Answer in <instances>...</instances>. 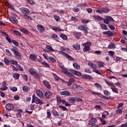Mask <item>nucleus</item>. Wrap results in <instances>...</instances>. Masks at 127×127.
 <instances>
[{
  "label": "nucleus",
  "instance_id": "ddd939ff",
  "mask_svg": "<svg viewBox=\"0 0 127 127\" xmlns=\"http://www.w3.org/2000/svg\"><path fill=\"white\" fill-rule=\"evenodd\" d=\"M2 84L3 87H1L0 88V90H1V91H6L7 89V86H6V81H3Z\"/></svg>",
  "mask_w": 127,
  "mask_h": 127
},
{
  "label": "nucleus",
  "instance_id": "c85d7f7f",
  "mask_svg": "<svg viewBox=\"0 0 127 127\" xmlns=\"http://www.w3.org/2000/svg\"><path fill=\"white\" fill-rule=\"evenodd\" d=\"M52 114L53 115V116H54V117H59V113H58V112H57V111L55 110H53L52 111Z\"/></svg>",
  "mask_w": 127,
  "mask_h": 127
},
{
  "label": "nucleus",
  "instance_id": "c756f323",
  "mask_svg": "<svg viewBox=\"0 0 127 127\" xmlns=\"http://www.w3.org/2000/svg\"><path fill=\"white\" fill-rule=\"evenodd\" d=\"M73 35L75 37V38H77V39H79L80 38V33L74 32L73 33Z\"/></svg>",
  "mask_w": 127,
  "mask_h": 127
},
{
  "label": "nucleus",
  "instance_id": "e433bc0d",
  "mask_svg": "<svg viewBox=\"0 0 127 127\" xmlns=\"http://www.w3.org/2000/svg\"><path fill=\"white\" fill-rule=\"evenodd\" d=\"M22 90L23 92H28V91L30 90V88H29L27 86H24L23 87Z\"/></svg>",
  "mask_w": 127,
  "mask_h": 127
},
{
  "label": "nucleus",
  "instance_id": "2eb2a0df",
  "mask_svg": "<svg viewBox=\"0 0 127 127\" xmlns=\"http://www.w3.org/2000/svg\"><path fill=\"white\" fill-rule=\"evenodd\" d=\"M21 11L24 14H29L30 12L29 10L25 7L21 8Z\"/></svg>",
  "mask_w": 127,
  "mask_h": 127
},
{
  "label": "nucleus",
  "instance_id": "864d4df0",
  "mask_svg": "<svg viewBox=\"0 0 127 127\" xmlns=\"http://www.w3.org/2000/svg\"><path fill=\"white\" fill-rule=\"evenodd\" d=\"M94 86L96 87V88H98V89H102V85H101V84L98 83H95Z\"/></svg>",
  "mask_w": 127,
  "mask_h": 127
},
{
  "label": "nucleus",
  "instance_id": "6ab92c4d",
  "mask_svg": "<svg viewBox=\"0 0 127 127\" xmlns=\"http://www.w3.org/2000/svg\"><path fill=\"white\" fill-rule=\"evenodd\" d=\"M52 92L48 91L45 93V97L46 99H50L52 97Z\"/></svg>",
  "mask_w": 127,
  "mask_h": 127
},
{
  "label": "nucleus",
  "instance_id": "423d86ee",
  "mask_svg": "<svg viewBox=\"0 0 127 127\" xmlns=\"http://www.w3.org/2000/svg\"><path fill=\"white\" fill-rule=\"evenodd\" d=\"M63 72L64 73L65 75L67 76V77H70V78H74V75L71 74V73L68 72V69L67 68H64V69H62Z\"/></svg>",
  "mask_w": 127,
  "mask_h": 127
},
{
  "label": "nucleus",
  "instance_id": "4d7b16f0",
  "mask_svg": "<svg viewBox=\"0 0 127 127\" xmlns=\"http://www.w3.org/2000/svg\"><path fill=\"white\" fill-rule=\"evenodd\" d=\"M59 108L62 109L63 111H67V109L65 106H62V105L59 106Z\"/></svg>",
  "mask_w": 127,
  "mask_h": 127
},
{
  "label": "nucleus",
  "instance_id": "f8f14e48",
  "mask_svg": "<svg viewBox=\"0 0 127 127\" xmlns=\"http://www.w3.org/2000/svg\"><path fill=\"white\" fill-rule=\"evenodd\" d=\"M36 94L39 97V98H42L44 97V94L42 92V91L38 89L36 90Z\"/></svg>",
  "mask_w": 127,
  "mask_h": 127
},
{
  "label": "nucleus",
  "instance_id": "f257e3e1",
  "mask_svg": "<svg viewBox=\"0 0 127 127\" xmlns=\"http://www.w3.org/2000/svg\"><path fill=\"white\" fill-rule=\"evenodd\" d=\"M11 51L13 53H14L15 55V58L18 59V60H20L21 59V54H20V53L18 52V49L16 47H14L11 49Z\"/></svg>",
  "mask_w": 127,
  "mask_h": 127
},
{
  "label": "nucleus",
  "instance_id": "b1692460",
  "mask_svg": "<svg viewBox=\"0 0 127 127\" xmlns=\"http://www.w3.org/2000/svg\"><path fill=\"white\" fill-rule=\"evenodd\" d=\"M111 90L113 93H115V94H119V90L116 86H113L111 87Z\"/></svg>",
  "mask_w": 127,
  "mask_h": 127
},
{
  "label": "nucleus",
  "instance_id": "a878e982",
  "mask_svg": "<svg viewBox=\"0 0 127 127\" xmlns=\"http://www.w3.org/2000/svg\"><path fill=\"white\" fill-rule=\"evenodd\" d=\"M21 32H22L23 33H25V34H28L29 33V31L27 30V29L24 28H22L20 29Z\"/></svg>",
  "mask_w": 127,
  "mask_h": 127
},
{
  "label": "nucleus",
  "instance_id": "1a4fd4ad",
  "mask_svg": "<svg viewBox=\"0 0 127 127\" xmlns=\"http://www.w3.org/2000/svg\"><path fill=\"white\" fill-rule=\"evenodd\" d=\"M80 76H82L84 79H86L87 80H93L94 79L92 76L87 74H82L81 72L80 73Z\"/></svg>",
  "mask_w": 127,
  "mask_h": 127
},
{
  "label": "nucleus",
  "instance_id": "a18cd8bd",
  "mask_svg": "<svg viewBox=\"0 0 127 127\" xmlns=\"http://www.w3.org/2000/svg\"><path fill=\"white\" fill-rule=\"evenodd\" d=\"M23 16L25 19H27L28 20H31V17H30V16L28 15L27 14H25Z\"/></svg>",
  "mask_w": 127,
  "mask_h": 127
},
{
  "label": "nucleus",
  "instance_id": "9d476101",
  "mask_svg": "<svg viewBox=\"0 0 127 127\" xmlns=\"http://www.w3.org/2000/svg\"><path fill=\"white\" fill-rule=\"evenodd\" d=\"M103 34H104V35L108 36V37H111V36H114V34L113 33V32L111 31L103 32Z\"/></svg>",
  "mask_w": 127,
  "mask_h": 127
},
{
  "label": "nucleus",
  "instance_id": "20e7f679",
  "mask_svg": "<svg viewBox=\"0 0 127 127\" xmlns=\"http://www.w3.org/2000/svg\"><path fill=\"white\" fill-rule=\"evenodd\" d=\"M28 71H29L30 74H31V75H32V76H35V77L36 78H37V79H39V78H40V75H39V74H38L37 72L34 71V68H30L28 69Z\"/></svg>",
  "mask_w": 127,
  "mask_h": 127
},
{
  "label": "nucleus",
  "instance_id": "49530a36",
  "mask_svg": "<svg viewBox=\"0 0 127 127\" xmlns=\"http://www.w3.org/2000/svg\"><path fill=\"white\" fill-rule=\"evenodd\" d=\"M99 68H101V67H104V63L103 62H98L97 63Z\"/></svg>",
  "mask_w": 127,
  "mask_h": 127
},
{
  "label": "nucleus",
  "instance_id": "7ed1b4c3",
  "mask_svg": "<svg viewBox=\"0 0 127 127\" xmlns=\"http://www.w3.org/2000/svg\"><path fill=\"white\" fill-rule=\"evenodd\" d=\"M97 119L92 118L90 120L88 121V125L89 126H91V127H98L99 125L97 124Z\"/></svg>",
  "mask_w": 127,
  "mask_h": 127
},
{
  "label": "nucleus",
  "instance_id": "f704fd0d",
  "mask_svg": "<svg viewBox=\"0 0 127 127\" xmlns=\"http://www.w3.org/2000/svg\"><path fill=\"white\" fill-rule=\"evenodd\" d=\"M115 47H116V45H115V44L110 43L108 47V49H113V48H115Z\"/></svg>",
  "mask_w": 127,
  "mask_h": 127
},
{
  "label": "nucleus",
  "instance_id": "ea45409f",
  "mask_svg": "<svg viewBox=\"0 0 127 127\" xmlns=\"http://www.w3.org/2000/svg\"><path fill=\"white\" fill-rule=\"evenodd\" d=\"M60 37H61L64 40H67V36L64 34H61Z\"/></svg>",
  "mask_w": 127,
  "mask_h": 127
},
{
  "label": "nucleus",
  "instance_id": "412c9836",
  "mask_svg": "<svg viewBox=\"0 0 127 127\" xmlns=\"http://www.w3.org/2000/svg\"><path fill=\"white\" fill-rule=\"evenodd\" d=\"M51 37L53 39H54V40H56V41H57L58 42L59 41V37H58V36L56 34H53L51 35Z\"/></svg>",
  "mask_w": 127,
  "mask_h": 127
},
{
  "label": "nucleus",
  "instance_id": "393cba45",
  "mask_svg": "<svg viewBox=\"0 0 127 127\" xmlns=\"http://www.w3.org/2000/svg\"><path fill=\"white\" fill-rule=\"evenodd\" d=\"M65 58H66V59H68V60H69V61H72V62L75 61V59H74V58H73L68 54L66 55Z\"/></svg>",
  "mask_w": 127,
  "mask_h": 127
},
{
  "label": "nucleus",
  "instance_id": "4c0bfd02",
  "mask_svg": "<svg viewBox=\"0 0 127 127\" xmlns=\"http://www.w3.org/2000/svg\"><path fill=\"white\" fill-rule=\"evenodd\" d=\"M53 17L56 21H60V16L55 14L53 15Z\"/></svg>",
  "mask_w": 127,
  "mask_h": 127
},
{
  "label": "nucleus",
  "instance_id": "a19ab883",
  "mask_svg": "<svg viewBox=\"0 0 127 127\" xmlns=\"http://www.w3.org/2000/svg\"><path fill=\"white\" fill-rule=\"evenodd\" d=\"M5 52L7 53L8 56H9L10 57H12V54H11V52H10V51H9V50L6 49Z\"/></svg>",
  "mask_w": 127,
  "mask_h": 127
},
{
  "label": "nucleus",
  "instance_id": "3c124183",
  "mask_svg": "<svg viewBox=\"0 0 127 127\" xmlns=\"http://www.w3.org/2000/svg\"><path fill=\"white\" fill-rule=\"evenodd\" d=\"M99 121L102 123V126H105L106 124H107V122H106V121L104 120L102 118H100Z\"/></svg>",
  "mask_w": 127,
  "mask_h": 127
},
{
  "label": "nucleus",
  "instance_id": "bb28decb",
  "mask_svg": "<svg viewBox=\"0 0 127 127\" xmlns=\"http://www.w3.org/2000/svg\"><path fill=\"white\" fill-rule=\"evenodd\" d=\"M52 29L53 30H54V31H55V32H59L60 31H63V30H62V29L61 28H59L57 27H55L54 28H52Z\"/></svg>",
  "mask_w": 127,
  "mask_h": 127
},
{
  "label": "nucleus",
  "instance_id": "e2e57ef3",
  "mask_svg": "<svg viewBox=\"0 0 127 127\" xmlns=\"http://www.w3.org/2000/svg\"><path fill=\"white\" fill-rule=\"evenodd\" d=\"M108 27L111 29V30H115L116 29V28L115 27L111 24L108 25Z\"/></svg>",
  "mask_w": 127,
  "mask_h": 127
},
{
  "label": "nucleus",
  "instance_id": "5701e85b",
  "mask_svg": "<svg viewBox=\"0 0 127 127\" xmlns=\"http://www.w3.org/2000/svg\"><path fill=\"white\" fill-rule=\"evenodd\" d=\"M60 95H61V96H70L71 93L68 91H64L61 92Z\"/></svg>",
  "mask_w": 127,
  "mask_h": 127
},
{
  "label": "nucleus",
  "instance_id": "72a5a7b5",
  "mask_svg": "<svg viewBox=\"0 0 127 127\" xmlns=\"http://www.w3.org/2000/svg\"><path fill=\"white\" fill-rule=\"evenodd\" d=\"M13 33L15 34L16 36H21V33L18 31L13 30Z\"/></svg>",
  "mask_w": 127,
  "mask_h": 127
},
{
  "label": "nucleus",
  "instance_id": "338daca9",
  "mask_svg": "<svg viewBox=\"0 0 127 127\" xmlns=\"http://www.w3.org/2000/svg\"><path fill=\"white\" fill-rule=\"evenodd\" d=\"M95 19H97L98 20H103V18L99 16H95Z\"/></svg>",
  "mask_w": 127,
  "mask_h": 127
},
{
  "label": "nucleus",
  "instance_id": "0e129e2a",
  "mask_svg": "<svg viewBox=\"0 0 127 127\" xmlns=\"http://www.w3.org/2000/svg\"><path fill=\"white\" fill-rule=\"evenodd\" d=\"M5 39L6 40H7V41H8V42H9V43H11V39H10V38H9V36H8V37H6Z\"/></svg>",
  "mask_w": 127,
  "mask_h": 127
},
{
  "label": "nucleus",
  "instance_id": "5fc2aeb1",
  "mask_svg": "<svg viewBox=\"0 0 127 127\" xmlns=\"http://www.w3.org/2000/svg\"><path fill=\"white\" fill-rule=\"evenodd\" d=\"M49 59L50 61H51L52 62H53V63H55V62H56V60H55V59H54L53 57H49Z\"/></svg>",
  "mask_w": 127,
  "mask_h": 127
},
{
  "label": "nucleus",
  "instance_id": "f3484780",
  "mask_svg": "<svg viewBox=\"0 0 127 127\" xmlns=\"http://www.w3.org/2000/svg\"><path fill=\"white\" fill-rule=\"evenodd\" d=\"M74 82H75V79H74V78H73V77H71V78H70L68 80V81H66V82H65V83L67 84V86H71V85H72V84H73V83H74Z\"/></svg>",
  "mask_w": 127,
  "mask_h": 127
},
{
  "label": "nucleus",
  "instance_id": "4468645a",
  "mask_svg": "<svg viewBox=\"0 0 127 127\" xmlns=\"http://www.w3.org/2000/svg\"><path fill=\"white\" fill-rule=\"evenodd\" d=\"M5 109L7 111H11V110H13V105L10 103H8L5 105Z\"/></svg>",
  "mask_w": 127,
  "mask_h": 127
},
{
  "label": "nucleus",
  "instance_id": "79ce46f5",
  "mask_svg": "<svg viewBox=\"0 0 127 127\" xmlns=\"http://www.w3.org/2000/svg\"><path fill=\"white\" fill-rule=\"evenodd\" d=\"M42 64L47 68H50V65H49V64L45 62H42Z\"/></svg>",
  "mask_w": 127,
  "mask_h": 127
},
{
  "label": "nucleus",
  "instance_id": "774afa93",
  "mask_svg": "<svg viewBox=\"0 0 127 127\" xmlns=\"http://www.w3.org/2000/svg\"><path fill=\"white\" fill-rule=\"evenodd\" d=\"M122 107H124V103H120L117 106V109H120L121 108H122Z\"/></svg>",
  "mask_w": 127,
  "mask_h": 127
},
{
  "label": "nucleus",
  "instance_id": "603ef678",
  "mask_svg": "<svg viewBox=\"0 0 127 127\" xmlns=\"http://www.w3.org/2000/svg\"><path fill=\"white\" fill-rule=\"evenodd\" d=\"M72 47L76 49V50H79L80 49V45H74L72 46Z\"/></svg>",
  "mask_w": 127,
  "mask_h": 127
},
{
  "label": "nucleus",
  "instance_id": "680f3d73",
  "mask_svg": "<svg viewBox=\"0 0 127 127\" xmlns=\"http://www.w3.org/2000/svg\"><path fill=\"white\" fill-rule=\"evenodd\" d=\"M12 42L14 44V45H15V46H18V42L16 41L12 40Z\"/></svg>",
  "mask_w": 127,
  "mask_h": 127
},
{
  "label": "nucleus",
  "instance_id": "7c9ffc66",
  "mask_svg": "<svg viewBox=\"0 0 127 127\" xmlns=\"http://www.w3.org/2000/svg\"><path fill=\"white\" fill-rule=\"evenodd\" d=\"M19 76H20L19 74L15 73L13 74V78H14V79H15V80H18V79H19Z\"/></svg>",
  "mask_w": 127,
  "mask_h": 127
},
{
  "label": "nucleus",
  "instance_id": "f03ea898",
  "mask_svg": "<svg viewBox=\"0 0 127 127\" xmlns=\"http://www.w3.org/2000/svg\"><path fill=\"white\" fill-rule=\"evenodd\" d=\"M32 103H35V104H39L40 105H43V102L38 97L35 96V94H34L32 96Z\"/></svg>",
  "mask_w": 127,
  "mask_h": 127
},
{
  "label": "nucleus",
  "instance_id": "6e6d98bb",
  "mask_svg": "<svg viewBox=\"0 0 127 127\" xmlns=\"http://www.w3.org/2000/svg\"><path fill=\"white\" fill-rule=\"evenodd\" d=\"M10 64H13V65H17V62L14 60H10Z\"/></svg>",
  "mask_w": 127,
  "mask_h": 127
},
{
  "label": "nucleus",
  "instance_id": "473e14b6",
  "mask_svg": "<svg viewBox=\"0 0 127 127\" xmlns=\"http://www.w3.org/2000/svg\"><path fill=\"white\" fill-rule=\"evenodd\" d=\"M52 75L54 76V77L55 78V80L56 81H59V80H60V79H61V78H60L59 76H58L57 74L53 73Z\"/></svg>",
  "mask_w": 127,
  "mask_h": 127
},
{
  "label": "nucleus",
  "instance_id": "39448f33",
  "mask_svg": "<svg viewBox=\"0 0 127 127\" xmlns=\"http://www.w3.org/2000/svg\"><path fill=\"white\" fill-rule=\"evenodd\" d=\"M88 65L89 66H91V67H92L93 68V72H94L95 73H96V74H98L99 75H102V73H101V71H100V70H99V69H97L96 68H97V66L94 65V64H93V63H88Z\"/></svg>",
  "mask_w": 127,
  "mask_h": 127
},
{
  "label": "nucleus",
  "instance_id": "13d9d810",
  "mask_svg": "<svg viewBox=\"0 0 127 127\" xmlns=\"http://www.w3.org/2000/svg\"><path fill=\"white\" fill-rule=\"evenodd\" d=\"M106 84H107V85H109V86H112V87H113V86H114V83L113 82H111L110 81H108V80H106L105 81Z\"/></svg>",
  "mask_w": 127,
  "mask_h": 127
},
{
  "label": "nucleus",
  "instance_id": "4be33fe9",
  "mask_svg": "<svg viewBox=\"0 0 127 127\" xmlns=\"http://www.w3.org/2000/svg\"><path fill=\"white\" fill-rule=\"evenodd\" d=\"M69 72L72 73V74H74V75H76L77 76H80V71H77L74 69H70Z\"/></svg>",
  "mask_w": 127,
  "mask_h": 127
},
{
  "label": "nucleus",
  "instance_id": "0eeeda50",
  "mask_svg": "<svg viewBox=\"0 0 127 127\" xmlns=\"http://www.w3.org/2000/svg\"><path fill=\"white\" fill-rule=\"evenodd\" d=\"M68 102H69V103L73 104V103H75V101H77V102H80V98L76 97L75 98V97H69L68 99Z\"/></svg>",
  "mask_w": 127,
  "mask_h": 127
},
{
  "label": "nucleus",
  "instance_id": "cd10ccee",
  "mask_svg": "<svg viewBox=\"0 0 127 127\" xmlns=\"http://www.w3.org/2000/svg\"><path fill=\"white\" fill-rule=\"evenodd\" d=\"M10 21L12 23H17V22H18V21L16 19V18H15L14 17H10Z\"/></svg>",
  "mask_w": 127,
  "mask_h": 127
},
{
  "label": "nucleus",
  "instance_id": "58836bf2",
  "mask_svg": "<svg viewBox=\"0 0 127 127\" xmlns=\"http://www.w3.org/2000/svg\"><path fill=\"white\" fill-rule=\"evenodd\" d=\"M4 62L6 65H9V63H10V60H8V59L5 58L4 59Z\"/></svg>",
  "mask_w": 127,
  "mask_h": 127
},
{
  "label": "nucleus",
  "instance_id": "69168bd1",
  "mask_svg": "<svg viewBox=\"0 0 127 127\" xmlns=\"http://www.w3.org/2000/svg\"><path fill=\"white\" fill-rule=\"evenodd\" d=\"M10 90L12 91V92H16L17 91V88L16 87H11L10 88Z\"/></svg>",
  "mask_w": 127,
  "mask_h": 127
},
{
  "label": "nucleus",
  "instance_id": "8fccbe9b",
  "mask_svg": "<svg viewBox=\"0 0 127 127\" xmlns=\"http://www.w3.org/2000/svg\"><path fill=\"white\" fill-rule=\"evenodd\" d=\"M104 95H106V96H110V95H111V92L108 91V90H105L104 91Z\"/></svg>",
  "mask_w": 127,
  "mask_h": 127
},
{
  "label": "nucleus",
  "instance_id": "dca6fc26",
  "mask_svg": "<svg viewBox=\"0 0 127 127\" xmlns=\"http://www.w3.org/2000/svg\"><path fill=\"white\" fill-rule=\"evenodd\" d=\"M73 88L74 89V91L76 93L80 94V85L75 84L73 86Z\"/></svg>",
  "mask_w": 127,
  "mask_h": 127
},
{
  "label": "nucleus",
  "instance_id": "c9c22d12",
  "mask_svg": "<svg viewBox=\"0 0 127 127\" xmlns=\"http://www.w3.org/2000/svg\"><path fill=\"white\" fill-rule=\"evenodd\" d=\"M88 29H89V28H88V27H87V25H83L81 26V30H85L86 32H88L87 31V30H88Z\"/></svg>",
  "mask_w": 127,
  "mask_h": 127
},
{
  "label": "nucleus",
  "instance_id": "2f4dec72",
  "mask_svg": "<svg viewBox=\"0 0 127 127\" xmlns=\"http://www.w3.org/2000/svg\"><path fill=\"white\" fill-rule=\"evenodd\" d=\"M73 67L74 68V69H80V65L77 64V63H73Z\"/></svg>",
  "mask_w": 127,
  "mask_h": 127
},
{
  "label": "nucleus",
  "instance_id": "de8ad7c7",
  "mask_svg": "<svg viewBox=\"0 0 127 127\" xmlns=\"http://www.w3.org/2000/svg\"><path fill=\"white\" fill-rule=\"evenodd\" d=\"M91 43L90 42H88V43H86L83 44V46L84 47H88L89 48H90V47H91Z\"/></svg>",
  "mask_w": 127,
  "mask_h": 127
},
{
  "label": "nucleus",
  "instance_id": "052dcab7",
  "mask_svg": "<svg viewBox=\"0 0 127 127\" xmlns=\"http://www.w3.org/2000/svg\"><path fill=\"white\" fill-rule=\"evenodd\" d=\"M90 48L87 47H84V48L83 49V51L84 52H87L88 51H90Z\"/></svg>",
  "mask_w": 127,
  "mask_h": 127
},
{
  "label": "nucleus",
  "instance_id": "bf43d9fd",
  "mask_svg": "<svg viewBox=\"0 0 127 127\" xmlns=\"http://www.w3.org/2000/svg\"><path fill=\"white\" fill-rule=\"evenodd\" d=\"M116 114H122L123 113V110L118 108V109L116 111Z\"/></svg>",
  "mask_w": 127,
  "mask_h": 127
},
{
  "label": "nucleus",
  "instance_id": "c03bdc74",
  "mask_svg": "<svg viewBox=\"0 0 127 127\" xmlns=\"http://www.w3.org/2000/svg\"><path fill=\"white\" fill-rule=\"evenodd\" d=\"M100 26L102 29H104V30H106V29H108V26H107L105 24H100Z\"/></svg>",
  "mask_w": 127,
  "mask_h": 127
},
{
  "label": "nucleus",
  "instance_id": "a211bd4d",
  "mask_svg": "<svg viewBox=\"0 0 127 127\" xmlns=\"http://www.w3.org/2000/svg\"><path fill=\"white\" fill-rule=\"evenodd\" d=\"M43 84L47 88V89H51V85L49 84L48 81L44 80L43 81Z\"/></svg>",
  "mask_w": 127,
  "mask_h": 127
},
{
  "label": "nucleus",
  "instance_id": "09e8293b",
  "mask_svg": "<svg viewBox=\"0 0 127 127\" xmlns=\"http://www.w3.org/2000/svg\"><path fill=\"white\" fill-rule=\"evenodd\" d=\"M47 49H48L49 51H53L54 52L55 50L53 49V48L51 46H46Z\"/></svg>",
  "mask_w": 127,
  "mask_h": 127
},
{
  "label": "nucleus",
  "instance_id": "6e6552de",
  "mask_svg": "<svg viewBox=\"0 0 127 127\" xmlns=\"http://www.w3.org/2000/svg\"><path fill=\"white\" fill-rule=\"evenodd\" d=\"M110 21H114V18L110 16H106V19L104 20V23H106V24H109Z\"/></svg>",
  "mask_w": 127,
  "mask_h": 127
},
{
  "label": "nucleus",
  "instance_id": "9b49d317",
  "mask_svg": "<svg viewBox=\"0 0 127 127\" xmlns=\"http://www.w3.org/2000/svg\"><path fill=\"white\" fill-rule=\"evenodd\" d=\"M37 28L41 33H43V32H44V31H45L44 27H43V26H42V25H38L37 26Z\"/></svg>",
  "mask_w": 127,
  "mask_h": 127
},
{
  "label": "nucleus",
  "instance_id": "37998d69",
  "mask_svg": "<svg viewBox=\"0 0 127 127\" xmlns=\"http://www.w3.org/2000/svg\"><path fill=\"white\" fill-rule=\"evenodd\" d=\"M102 11L103 13H108L110 11V9L109 8H102Z\"/></svg>",
  "mask_w": 127,
  "mask_h": 127
},
{
  "label": "nucleus",
  "instance_id": "aec40b11",
  "mask_svg": "<svg viewBox=\"0 0 127 127\" xmlns=\"http://www.w3.org/2000/svg\"><path fill=\"white\" fill-rule=\"evenodd\" d=\"M29 59L30 60H31V61H35L37 59V57L36 56V55L31 54L29 56Z\"/></svg>",
  "mask_w": 127,
  "mask_h": 127
}]
</instances>
